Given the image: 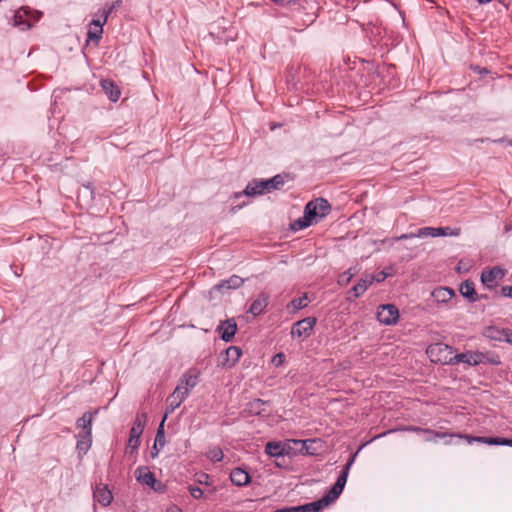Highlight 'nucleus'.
Instances as JSON below:
<instances>
[{
    "mask_svg": "<svg viewBox=\"0 0 512 512\" xmlns=\"http://www.w3.org/2000/svg\"><path fill=\"white\" fill-rule=\"evenodd\" d=\"M265 452L271 457L283 456L284 447L280 442H268L265 446Z\"/></svg>",
    "mask_w": 512,
    "mask_h": 512,
    "instance_id": "nucleus-29",
    "label": "nucleus"
},
{
    "mask_svg": "<svg viewBox=\"0 0 512 512\" xmlns=\"http://www.w3.org/2000/svg\"><path fill=\"white\" fill-rule=\"evenodd\" d=\"M333 503L331 498L326 494L321 499L317 501H313L304 505H299L298 510L299 512H320L325 507H327L329 504Z\"/></svg>",
    "mask_w": 512,
    "mask_h": 512,
    "instance_id": "nucleus-10",
    "label": "nucleus"
},
{
    "mask_svg": "<svg viewBox=\"0 0 512 512\" xmlns=\"http://www.w3.org/2000/svg\"><path fill=\"white\" fill-rule=\"evenodd\" d=\"M275 512H299L298 506L294 507H284L281 509H277Z\"/></svg>",
    "mask_w": 512,
    "mask_h": 512,
    "instance_id": "nucleus-51",
    "label": "nucleus"
},
{
    "mask_svg": "<svg viewBox=\"0 0 512 512\" xmlns=\"http://www.w3.org/2000/svg\"><path fill=\"white\" fill-rule=\"evenodd\" d=\"M266 192V187L263 184V180L254 179L248 183L245 190L243 191L244 195L253 197L257 195H262Z\"/></svg>",
    "mask_w": 512,
    "mask_h": 512,
    "instance_id": "nucleus-21",
    "label": "nucleus"
},
{
    "mask_svg": "<svg viewBox=\"0 0 512 512\" xmlns=\"http://www.w3.org/2000/svg\"><path fill=\"white\" fill-rule=\"evenodd\" d=\"M102 33H103V29L98 30V29L90 27V29L88 30V33H87L88 41L93 40L96 43H98L99 40L101 39Z\"/></svg>",
    "mask_w": 512,
    "mask_h": 512,
    "instance_id": "nucleus-38",
    "label": "nucleus"
},
{
    "mask_svg": "<svg viewBox=\"0 0 512 512\" xmlns=\"http://www.w3.org/2000/svg\"><path fill=\"white\" fill-rule=\"evenodd\" d=\"M313 220L314 219L312 217L304 213L303 217L297 219L294 223L291 224V229L293 231H298L307 228L312 224Z\"/></svg>",
    "mask_w": 512,
    "mask_h": 512,
    "instance_id": "nucleus-31",
    "label": "nucleus"
},
{
    "mask_svg": "<svg viewBox=\"0 0 512 512\" xmlns=\"http://www.w3.org/2000/svg\"><path fill=\"white\" fill-rule=\"evenodd\" d=\"M331 211V205L324 198H317L316 200L310 201L305 206V214L309 215L313 219H322Z\"/></svg>",
    "mask_w": 512,
    "mask_h": 512,
    "instance_id": "nucleus-2",
    "label": "nucleus"
},
{
    "mask_svg": "<svg viewBox=\"0 0 512 512\" xmlns=\"http://www.w3.org/2000/svg\"><path fill=\"white\" fill-rule=\"evenodd\" d=\"M348 475H349V471L342 469L336 482L334 483L332 488L327 493V495L331 498V500L333 502L341 495V493L345 487V484L347 482Z\"/></svg>",
    "mask_w": 512,
    "mask_h": 512,
    "instance_id": "nucleus-11",
    "label": "nucleus"
},
{
    "mask_svg": "<svg viewBox=\"0 0 512 512\" xmlns=\"http://www.w3.org/2000/svg\"><path fill=\"white\" fill-rule=\"evenodd\" d=\"M506 270L500 266H494L491 269H484L481 273V282L487 288H493L497 281L502 280L506 275Z\"/></svg>",
    "mask_w": 512,
    "mask_h": 512,
    "instance_id": "nucleus-6",
    "label": "nucleus"
},
{
    "mask_svg": "<svg viewBox=\"0 0 512 512\" xmlns=\"http://www.w3.org/2000/svg\"><path fill=\"white\" fill-rule=\"evenodd\" d=\"M223 341L229 342L237 332V323L234 318L222 321L217 328Z\"/></svg>",
    "mask_w": 512,
    "mask_h": 512,
    "instance_id": "nucleus-8",
    "label": "nucleus"
},
{
    "mask_svg": "<svg viewBox=\"0 0 512 512\" xmlns=\"http://www.w3.org/2000/svg\"><path fill=\"white\" fill-rule=\"evenodd\" d=\"M465 439L467 440V442L469 444H471L473 442H479V443H484V444H488V445L505 446L507 443L506 438H502V437H482V436L465 435Z\"/></svg>",
    "mask_w": 512,
    "mask_h": 512,
    "instance_id": "nucleus-14",
    "label": "nucleus"
},
{
    "mask_svg": "<svg viewBox=\"0 0 512 512\" xmlns=\"http://www.w3.org/2000/svg\"><path fill=\"white\" fill-rule=\"evenodd\" d=\"M94 500L99 502L102 506H108L113 500L112 492L108 489L107 485L99 484L93 490Z\"/></svg>",
    "mask_w": 512,
    "mask_h": 512,
    "instance_id": "nucleus-12",
    "label": "nucleus"
},
{
    "mask_svg": "<svg viewBox=\"0 0 512 512\" xmlns=\"http://www.w3.org/2000/svg\"><path fill=\"white\" fill-rule=\"evenodd\" d=\"M431 432L432 433L430 435H433L434 442L436 441L437 438H440V439H444L446 437H450V438H453V437L465 438V435H462V434L439 432V431H435V430H431Z\"/></svg>",
    "mask_w": 512,
    "mask_h": 512,
    "instance_id": "nucleus-37",
    "label": "nucleus"
},
{
    "mask_svg": "<svg viewBox=\"0 0 512 512\" xmlns=\"http://www.w3.org/2000/svg\"><path fill=\"white\" fill-rule=\"evenodd\" d=\"M243 283V278L238 275H232L229 279L223 280L219 284L215 285L214 288L219 292H223L224 290L239 288Z\"/></svg>",
    "mask_w": 512,
    "mask_h": 512,
    "instance_id": "nucleus-15",
    "label": "nucleus"
},
{
    "mask_svg": "<svg viewBox=\"0 0 512 512\" xmlns=\"http://www.w3.org/2000/svg\"><path fill=\"white\" fill-rule=\"evenodd\" d=\"M140 445V436L130 435L127 443L129 449L136 450Z\"/></svg>",
    "mask_w": 512,
    "mask_h": 512,
    "instance_id": "nucleus-43",
    "label": "nucleus"
},
{
    "mask_svg": "<svg viewBox=\"0 0 512 512\" xmlns=\"http://www.w3.org/2000/svg\"><path fill=\"white\" fill-rule=\"evenodd\" d=\"M147 422V414L142 412L138 413L134 419L133 425L130 429V435L140 436L142 435L145 425Z\"/></svg>",
    "mask_w": 512,
    "mask_h": 512,
    "instance_id": "nucleus-22",
    "label": "nucleus"
},
{
    "mask_svg": "<svg viewBox=\"0 0 512 512\" xmlns=\"http://www.w3.org/2000/svg\"><path fill=\"white\" fill-rule=\"evenodd\" d=\"M459 291L461 295L467 298L470 302H476L479 300V296L475 291L474 283L471 280H465L461 283Z\"/></svg>",
    "mask_w": 512,
    "mask_h": 512,
    "instance_id": "nucleus-20",
    "label": "nucleus"
},
{
    "mask_svg": "<svg viewBox=\"0 0 512 512\" xmlns=\"http://www.w3.org/2000/svg\"><path fill=\"white\" fill-rule=\"evenodd\" d=\"M316 321L317 320L315 317H306L302 320L297 321L292 326L291 336L298 338L310 336L313 327L316 324Z\"/></svg>",
    "mask_w": 512,
    "mask_h": 512,
    "instance_id": "nucleus-7",
    "label": "nucleus"
},
{
    "mask_svg": "<svg viewBox=\"0 0 512 512\" xmlns=\"http://www.w3.org/2000/svg\"><path fill=\"white\" fill-rule=\"evenodd\" d=\"M385 278H386V274L384 272H381L379 277L374 278V281H378L379 282V281L384 280Z\"/></svg>",
    "mask_w": 512,
    "mask_h": 512,
    "instance_id": "nucleus-53",
    "label": "nucleus"
},
{
    "mask_svg": "<svg viewBox=\"0 0 512 512\" xmlns=\"http://www.w3.org/2000/svg\"><path fill=\"white\" fill-rule=\"evenodd\" d=\"M135 477L138 482L145 484L154 490H157V488L155 487L157 480L155 478L154 473H152L148 467H146V466L137 467L135 470Z\"/></svg>",
    "mask_w": 512,
    "mask_h": 512,
    "instance_id": "nucleus-9",
    "label": "nucleus"
},
{
    "mask_svg": "<svg viewBox=\"0 0 512 512\" xmlns=\"http://www.w3.org/2000/svg\"><path fill=\"white\" fill-rule=\"evenodd\" d=\"M200 370L192 367L180 379L181 384H197L200 381Z\"/></svg>",
    "mask_w": 512,
    "mask_h": 512,
    "instance_id": "nucleus-28",
    "label": "nucleus"
},
{
    "mask_svg": "<svg viewBox=\"0 0 512 512\" xmlns=\"http://www.w3.org/2000/svg\"><path fill=\"white\" fill-rule=\"evenodd\" d=\"M504 341L512 344V329L505 328Z\"/></svg>",
    "mask_w": 512,
    "mask_h": 512,
    "instance_id": "nucleus-50",
    "label": "nucleus"
},
{
    "mask_svg": "<svg viewBox=\"0 0 512 512\" xmlns=\"http://www.w3.org/2000/svg\"><path fill=\"white\" fill-rule=\"evenodd\" d=\"M91 447V437L84 435L82 439L77 441V450L79 454H85Z\"/></svg>",
    "mask_w": 512,
    "mask_h": 512,
    "instance_id": "nucleus-35",
    "label": "nucleus"
},
{
    "mask_svg": "<svg viewBox=\"0 0 512 512\" xmlns=\"http://www.w3.org/2000/svg\"><path fill=\"white\" fill-rule=\"evenodd\" d=\"M284 361H285V355L283 353H278V354L274 355V357L272 358V363L275 366L282 365Z\"/></svg>",
    "mask_w": 512,
    "mask_h": 512,
    "instance_id": "nucleus-45",
    "label": "nucleus"
},
{
    "mask_svg": "<svg viewBox=\"0 0 512 512\" xmlns=\"http://www.w3.org/2000/svg\"><path fill=\"white\" fill-rule=\"evenodd\" d=\"M474 70H477L479 73H488L486 68L480 69L478 66L474 67Z\"/></svg>",
    "mask_w": 512,
    "mask_h": 512,
    "instance_id": "nucleus-55",
    "label": "nucleus"
},
{
    "mask_svg": "<svg viewBox=\"0 0 512 512\" xmlns=\"http://www.w3.org/2000/svg\"><path fill=\"white\" fill-rule=\"evenodd\" d=\"M210 476L206 473H201L198 475L197 477V481L200 483V484H206L208 485L210 482Z\"/></svg>",
    "mask_w": 512,
    "mask_h": 512,
    "instance_id": "nucleus-47",
    "label": "nucleus"
},
{
    "mask_svg": "<svg viewBox=\"0 0 512 512\" xmlns=\"http://www.w3.org/2000/svg\"><path fill=\"white\" fill-rule=\"evenodd\" d=\"M189 393L190 389L188 386H176L173 393L167 397V408L164 416L165 419L168 414L173 413L174 410L181 405V403L186 399Z\"/></svg>",
    "mask_w": 512,
    "mask_h": 512,
    "instance_id": "nucleus-3",
    "label": "nucleus"
},
{
    "mask_svg": "<svg viewBox=\"0 0 512 512\" xmlns=\"http://www.w3.org/2000/svg\"><path fill=\"white\" fill-rule=\"evenodd\" d=\"M98 413V410H96L94 413L91 412H85L82 417H80L77 422V428H82L85 431L86 437L92 436V420L94 415Z\"/></svg>",
    "mask_w": 512,
    "mask_h": 512,
    "instance_id": "nucleus-18",
    "label": "nucleus"
},
{
    "mask_svg": "<svg viewBox=\"0 0 512 512\" xmlns=\"http://www.w3.org/2000/svg\"><path fill=\"white\" fill-rule=\"evenodd\" d=\"M476 354L479 356V358H477V365L478 364H491V365H499L501 364V360H500V357L499 355L495 354V353H491V352H486V353H483V352H476Z\"/></svg>",
    "mask_w": 512,
    "mask_h": 512,
    "instance_id": "nucleus-26",
    "label": "nucleus"
},
{
    "mask_svg": "<svg viewBox=\"0 0 512 512\" xmlns=\"http://www.w3.org/2000/svg\"><path fill=\"white\" fill-rule=\"evenodd\" d=\"M27 13L28 11L26 8H21L20 10L16 11L14 15V25L22 28H29L30 24L27 23V21L24 19V15H27Z\"/></svg>",
    "mask_w": 512,
    "mask_h": 512,
    "instance_id": "nucleus-33",
    "label": "nucleus"
},
{
    "mask_svg": "<svg viewBox=\"0 0 512 512\" xmlns=\"http://www.w3.org/2000/svg\"><path fill=\"white\" fill-rule=\"evenodd\" d=\"M166 512H181V510L177 507L168 508Z\"/></svg>",
    "mask_w": 512,
    "mask_h": 512,
    "instance_id": "nucleus-54",
    "label": "nucleus"
},
{
    "mask_svg": "<svg viewBox=\"0 0 512 512\" xmlns=\"http://www.w3.org/2000/svg\"><path fill=\"white\" fill-rule=\"evenodd\" d=\"M188 490H189L191 496L195 499H199L203 495V490L198 486L191 485V486H189Z\"/></svg>",
    "mask_w": 512,
    "mask_h": 512,
    "instance_id": "nucleus-44",
    "label": "nucleus"
},
{
    "mask_svg": "<svg viewBox=\"0 0 512 512\" xmlns=\"http://www.w3.org/2000/svg\"><path fill=\"white\" fill-rule=\"evenodd\" d=\"M431 295L436 302L446 303L455 296V292L449 287H437L432 291Z\"/></svg>",
    "mask_w": 512,
    "mask_h": 512,
    "instance_id": "nucleus-17",
    "label": "nucleus"
},
{
    "mask_svg": "<svg viewBox=\"0 0 512 512\" xmlns=\"http://www.w3.org/2000/svg\"><path fill=\"white\" fill-rule=\"evenodd\" d=\"M268 305V295L265 293L259 294V296L252 302L248 310L249 313L254 316L260 315Z\"/></svg>",
    "mask_w": 512,
    "mask_h": 512,
    "instance_id": "nucleus-19",
    "label": "nucleus"
},
{
    "mask_svg": "<svg viewBox=\"0 0 512 512\" xmlns=\"http://www.w3.org/2000/svg\"><path fill=\"white\" fill-rule=\"evenodd\" d=\"M415 237H417L416 233H409V234L401 235L398 239L402 240V239H410V238H415Z\"/></svg>",
    "mask_w": 512,
    "mask_h": 512,
    "instance_id": "nucleus-52",
    "label": "nucleus"
},
{
    "mask_svg": "<svg viewBox=\"0 0 512 512\" xmlns=\"http://www.w3.org/2000/svg\"><path fill=\"white\" fill-rule=\"evenodd\" d=\"M106 22H104V19L101 21L99 19L97 20H92L91 24H90V27L94 26L95 29H103V25L105 24Z\"/></svg>",
    "mask_w": 512,
    "mask_h": 512,
    "instance_id": "nucleus-48",
    "label": "nucleus"
},
{
    "mask_svg": "<svg viewBox=\"0 0 512 512\" xmlns=\"http://www.w3.org/2000/svg\"><path fill=\"white\" fill-rule=\"evenodd\" d=\"M242 355V351L237 346H230L226 349L227 360L231 362V364H235Z\"/></svg>",
    "mask_w": 512,
    "mask_h": 512,
    "instance_id": "nucleus-34",
    "label": "nucleus"
},
{
    "mask_svg": "<svg viewBox=\"0 0 512 512\" xmlns=\"http://www.w3.org/2000/svg\"><path fill=\"white\" fill-rule=\"evenodd\" d=\"M355 273L351 272V269L345 271L339 276L338 283L340 285L346 286L351 281Z\"/></svg>",
    "mask_w": 512,
    "mask_h": 512,
    "instance_id": "nucleus-39",
    "label": "nucleus"
},
{
    "mask_svg": "<svg viewBox=\"0 0 512 512\" xmlns=\"http://www.w3.org/2000/svg\"><path fill=\"white\" fill-rule=\"evenodd\" d=\"M307 297L306 296H303V297H299V298H295L291 301V304L292 306L296 309V310H299V309H302L304 307L307 306Z\"/></svg>",
    "mask_w": 512,
    "mask_h": 512,
    "instance_id": "nucleus-42",
    "label": "nucleus"
},
{
    "mask_svg": "<svg viewBox=\"0 0 512 512\" xmlns=\"http://www.w3.org/2000/svg\"><path fill=\"white\" fill-rule=\"evenodd\" d=\"M506 442H507V443H506V445H505V446H510V447H512V439H508V438H506Z\"/></svg>",
    "mask_w": 512,
    "mask_h": 512,
    "instance_id": "nucleus-57",
    "label": "nucleus"
},
{
    "mask_svg": "<svg viewBox=\"0 0 512 512\" xmlns=\"http://www.w3.org/2000/svg\"><path fill=\"white\" fill-rule=\"evenodd\" d=\"M285 177H288V175L277 174L271 179L263 180V184L266 187V192L282 189L285 184Z\"/></svg>",
    "mask_w": 512,
    "mask_h": 512,
    "instance_id": "nucleus-25",
    "label": "nucleus"
},
{
    "mask_svg": "<svg viewBox=\"0 0 512 512\" xmlns=\"http://www.w3.org/2000/svg\"><path fill=\"white\" fill-rule=\"evenodd\" d=\"M267 403V401H263L261 399H254L248 403L247 410L250 414L260 415L264 412L263 406Z\"/></svg>",
    "mask_w": 512,
    "mask_h": 512,
    "instance_id": "nucleus-30",
    "label": "nucleus"
},
{
    "mask_svg": "<svg viewBox=\"0 0 512 512\" xmlns=\"http://www.w3.org/2000/svg\"><path fill=\"white\" fill-rule=\"evenodd\" d=\"M505 328L488 327L485 336L497 341H504Z\"/></svg>",
    "mask_w": 512,
    "mask_h": 512,
    "instance_id": "nucleus-32",
    "label": "nucleus"
},
{
    "mask_svg": "<svg viewBox=\"0 0 512 512\" xmlns=\"http://www.w3.org/2000/svg\"><path fill=\"white\" fill-rule=\"evenodd\" d=\"M223 452L220 448L215 447L209 451V458L213 461L219 462L223 459Z\"/></svg>",
    "mask_w": 512,
    "mask_h": 512,
    "instance_id": "nucleus-41",
    "label": "nucleus"
},
{
    "mask_svg": "<svg viewBox=\"0 0 512 512\" xmlns=\"http://www.w3.org/2000/svg\"><path fill=\"white\" fill-rule=\"evenodd\" d=\"M164 422H165V418H163L162 422L160 423V425L157 429V433H156V437H155V441H154V445H153V451L151 452L152 458H156L158 456V453H159L158 446H160V448H163L165 445Z\"/></svg>",
    "mask_w": 512,
    "mask_h": 512,
    "instance_id": "nucleus-23",
    "label": "nucleus"
},
{
    "mask_svg": "<svg viewBox=\"0 0 512 512\" xmlns=\"http://www.w3.org/2000/svg\"><path fill=\"white\" fill-rule=\"evenodd\" d=\"M481 4L489 3L491 0H477Z\"/></svg>",
    "mask_w": 512,
    "mask_h": 512,
    "instance_id": "nucleus-58",
    "label": "nucleus"
},
{
    "mask_svg": "<svg viewBox=\"0 0 512 512\" xmlns=\"http://www.w3.org/2000/svg\"><path fill=\"white\" fill-rule=\"evenodd\" d=\"M357 457V452L353 453L350 455L347 463L345 464V466L343 467L344 470H347V471H350L352 465L354 464L355 462V459Z\"/></svg>",
    "mask_w": 512,
    "mask_h": 512,
    "instance_id": "nucleus-46",
    "label": "nucleus"
},
{
    "mask_svg": "<svg viewBox=\"0 0 512 512\" xmlns=\"http://www.w3.org/2000/svg\"><path fill=\"white\" fill-rule=\"evenodd\" d=\"M100 85L105 92V94L108 96V98L116 102L120 98L121 91L119 87L110 79H103L100 82Z\"/></svg>",
    "mask_w": 512,
    "mask_h": 512,
    "instance_id": "nucleus-13",
    "label": "nucleus"
},
{
    "mask_svg": "<svg viewBox=\"0 0 512 512\" xmlns=\"http://www.w3.org/2000/svg\"><path fill=\"white\" fill-rule=\"evenodd\" d=\"M122 4L121 0H116L111 3L108 7L103 8L100 13L101 16L104 17V22H107L108 16L116 9H118Z\"/></svg>",
    "mask_w": 512,
    "mask_h": 512,
    "instance_id": "nucleus-36",
    "label": "nucleus"
},
{
    "mask_svg": "<svg viewBox=\"0 0 512 512\" xmlns=\"http://www.w3.org/2000/svg\"><path fill=\"white\" fill-rule=\"evenodd\" d=\"M426 353L434 363L452 364L455 358L452 347L444 343H434L429 345Z\"/></svg>",
    "mask_w": 512,
    "mask_h": 512,
    "instance_id": "nucleus-1",
    "label": "nucleus"
},
{
    "mask_svg": "<svg viewBox=\"0 0 512 512\" xmlns=\"http://www.w3.org/2000/svg\"><path fill=\"white\" fill-rule=\"evenodd\" d=\"M461 233V228H451V227H424L420 228L416 236L419 238L422 237H438V236H459Z\"/></svg>",
    "mask_w": 512,
    "mask_h": 512,
    "instance_id": "nucleus-5",
    "label": "nucleus"
},
{
    "mask_svg": "<svg viewBox=\"0 0 512 512\" xmlns=\"http://www.w3.org/2000/svg\"><path fill=\"white\" fill-rule=\"evenodd\" d=\"M425 440H426L427 442H434V437H433V435H427V436H426V438H425Z\"/></svg>",
    "mask_w": 512,
    "mask_h": 512,
    "instance_id": "nucleus-56",
    "label": "nucleus"
},
{
    "mask_svg": "<svg viewBox=\"0 0 512 512\" xmlns=\"http://www.w3.org/2000/svg\"><path fill=\"white\" fill-rule=\"evenodd\" d=\"M401 430L407 431V432H414V433H424V434H431V429L429 428H422L418 426H406L403 427Z\"/></svg>",
    "mask_w": 512,
    "mask_h": 512,
    "instance_id": "nucleus-40",
    "label": "nucleus"
},
{
    "mask_svg": "<svg viewBox=\"0 0 512 512\" xmlns=\"http://www.w3.org/2000/svg\"><path fill=\"white\" fill-rule=\"evenodd\" d=\"M230 480L236 486H245L250 483V475L241 468H234L230 473Z\"/></svg>",
    "mask_w": 512,
    "mask_h": 512,
    "instance_id": "nucleus-16",
    "label": "nucleus"
},
{
    "mask_svg": "<svg viewBox=\"0 0 512 512\" xmlns=\"http://www.w3.org/2000/svg\"><path fill=\"white\" fill-rule=\"evenodd\" d=\"M454 357L453 363H466L468 365H477V358H479L476 352L454 354Z\"/></svg>",
    "mask_w": 512,
    "mask_h": 512,
    "instance_id": "nucleus-27",
    "label": "nucleus"
},
{
    "mask_svg": "<svg viewBox=\"0 0 512 512\" xmlns=\"http://www.w3.org/2000/svg\"><path fill=\"white\" fill-rule=\"evenodd\" d=\"M377 319L385 325L396 324L399 319V310L394 304H383L378 307Z\"/></svg>",
    "mask_w": 512,
    "mask_h": 512,
    "instance_id": "nucleus-4",
    "label": "nucleus"
},
{
    "mask_svg": "<svg viewBox=\"0 0 512 512\" xmlns=\"http://www.w3.org/2000/svg\"><path fill=\"white\" fill-rule=\"evenodd\" d=\"M486 298H487V296H486V295H481V296H479V299H486Z\"/></svg>",
    "mask_w": 512,
    "mask_h": 512,
    "instance_id": "nucleus-59",
    "label": "nucleus"
},
{
    "mask_svg": "<svg viewBox=\"0 0 512 512\" xmlns=\"http://www.w3.org/2000/svg\"><path fill=\"white\" fill-rule=\"evenodd\" d=\"M501 293L505 297H512V286H503L501 288Z\"/></svg>",
    "mask_w": 512,
    "mask_h": 512,
    "instance_id": "nucleus-49",
    "label": "nucleus"
},
{
    "mask_svg": "<svg viewBox=\"0 0 512 512\" xmlns=\"http://www.w3.org/2000/svg\"><path fill=\"white\" fill-rule=\"evenodd\" d=\"M373 282H374V277H372V276L371 277L366 276L365 278H361L358 281V283L351 288L350 293L353 294L354 298H358L368 289V287Z\"/></svg>",
    "mask_w": 512,
    "mask_h": 512,
    "instance_id": "nucleus-24",
    "label": "nucleus"
}]
</instances>
